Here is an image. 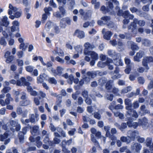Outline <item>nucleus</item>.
<instances>
[{
    "label": "nucleus",
    "mask_w": 153,
    "mask_h": 153,
    "mask_svg": "<svg viewBox=\"0 0 153 153\" xmlns=\"http://www.w3.org/2000/svg\"><path fill=\"white\" fill-rule=\"evenodd\" d=\"M137 24L140 26H143L145 24V22L143 20L138 21L137 19H134V22L131 23V25L129 26V30L132 27V31L134 34H136L137 30L136 29V24Z\"/></svg>",
    "instance_id": "1"
},
{
    "label": "nucleus",
    "mask_w": 153,
    "mask_h": 153,
    "mask_svg": "<svg viewBox=\"0 0 153 153\" xmlns=\"http://www.w3.org/2000/svg\"><path fill=\"white\" fill-rule=\"evenodd\" d=\"M9 125L6 126L7 129L10 128L13 131L15 130L16 131H18L20 130L21 127L20 125L18 122V121L12 120L9 123H7Z\"/></svg>",
    "instance_id": "2"
},
{
    "label": "nucleus",
    "mask_w": 153,
    "mask_h": 153,
    "mask_svg": "<svg viewBox=\"0 0 153 153\" xmlns=\"http://www.w3.org/2000/svg\"><path fill=\"white\" fill-rule=\"evenodd\" d=\"M126 108L128 110L126 116L129 119V120L131 119V117L135 119L138 117V116L136 111L133 109H130V107L129 106L126 107ZM132 119L134 120V118H133Z\"/></svg>",
    "instance_id": "3"
},
{
    "label": "nucleus",
    "mask_w": 153,
    "mask_h": 153,
    "mask_svg": "<svg viewBox=\"0 0 153 153\" xmlns=\"http://www.w3.org/2000/svg\"><path fill=\"white\" fill-rule=\"evenodd\" d=\"M153 61V58L152 57L146 56L144 57L142 61V65L146 67V72H147V71L149 69V67L147 65V63L149 62H152Z\"/></svg>",
    "instance_id": "4"
},
{
    "label": "nucleus",
    "mask_w": 153,
    "mask_h": 153,
    "mask_svg": "<svg viewBox=\"0 0 153 153\" xmlns=\"http://www.w3.org/2000/svg\"><path fill=\"white\" fill-rule=\"evenodd\" d=\"M10 52L8 51H6L4 54V57L6 59L5 62L7 63H10L12 62L14 59V57L13 55H10Z\"/></svg>",
    "instance_id": "5"
},
{
    "label": "nucleus",
    "mask_w": 153,
    "mask_h": 153,
    "mask_svg": "<svg viewBox=\"0 0 153 153\" xmlns=\"http://www.w3.org/2000/svg\"><path fill=\"white\" fill-rule=\"evenodd\" d=\"M108 55L113 58L115 60L119 59L120 57V55L119 53H117L114 50H108Z\"/></svg>",
    "instance_id": "6"
},
{
    "label": "nucleus",
    "mask_w": 153,
    "mask_h": 153,
    "mask_svg": "<svg viewBox=\"0 0 153 153\" xmlns=\"http://www.w3.org/2000/svg\"><path fill=\"white\" fill-rule=\"evenodd\" d=\"M138 133L137 131H129L128 132V137L131 140H134V139L137 137Z\"/></svg>",
    "instance_id": "7"
},
{
    "label": "nucleus",
    "mask_w": 153,
    "mask_h": 153,
    "mask_svg": "<svg viewBox=\"0 0 153 153\" xmlns=\"http://www.w3.org/2000/svg\"><path fill=\"white\" fill-rule=\"evenodd\" d=\"M139 123L144 129L147 128L149 126L147 119L145 117L141 120H140L139 121Z\"/></svg>",
    "instance_id": "8"
},
{
    "label": "nucleus",
    "mask_w": 153,
    "mask_h": 153,
    "mask_svg": "<svg viewBox=\"0 0 153 153\" xmlns=\"http://www.w3.org/2000/svg\"><path fill=\"white\" fill-rule=\"evenodd\" d=\"M22 13V11L21 10L18 9L16 11L13 13L14 15H11L9 16L10 19H14L15 18H19Z\"/></svg>",
    "instance_id": "9"
},
{
    "label": "nucleus",
    "mask_w": 153,
    "mask_h": 153,
    "mask_svg": "<svg viewBox=\"0 0 153 153\" xmlns=\"http://www.w3.org/2000/svg\"><path fill=\"white\" fill-rule=\"evenodd\" d=\"M60 32L58 26L56 25H53V27L49 32L50 35L53 36L58 33Z\"/></svg>",
    "instance_id": "10"
},
{
    "label": "nucleus",
    "mask_w": 153,
    "mask_h": 153,
    "mask_svg": "<svg viewBox=\"0 0 153 153\" xmlns=\"http://www.w3.org/2000/svg\"><path fill=\"white\" fill-rule=\"evenodd\" d=\"M49 70L55 75H56L61 74L63 70V68L59 66L57 67L56 70L53 69L52 68H51L49 69Z\"/></svg>",
    "instance_id": "11"
},
{
    "label": "nucleus",
    "mask_w": 153,
    "mask_h": 153,
    "mask_svg": "<svg viewBox=\"0 0 153 153\" xmlns=\"http://www.w3.org/2000/svg\"><path fill=\"white\" fill-rule=\"evenodd\" d=\"M28 84V82L26 81L25 78L22 77L17 81L16 85L18 86H25Z\"/></svg>",
    "instance_id": "12"
},
{
    "label": "nucleus",
    "mask_w": 153,
    "mask_h": 153,
    "mask_svg": "<svg viewBox=\"0 0 153 153\" xmlns=\"http://www.w3.org/2000/svg\"><path fill=\"white\" fill-rule=\"evenodd\" d=\"M29 139L31 142H36L38 147H40L42 146V143L40 141V137H38L36 138H34L33 137L31 136L30 137Z\"/></svg>",
    "instance_id": "13"
},
{
    "label": "nucleus",
    "mask_w": 153,
    "mask_h": 153,
    "mask_svg": "<svg viewBox=\"0 0 153 153\" xmlns=\"http://www.w3.org/2000/svg\"><path fill=\"white\" fill-rule=\"evenodd\" d=\"M142 146L141 145L137 143L134 144L132 146V149L135 153H139Z\"/></svg>",
    "instance_id": "14"
},
{
    "label": "nucleus",
    "mask_w": 153,
    "mask_h": 153,
    "mask_svg": "<svg viewBox=\"0 0 153 153\" xmlns=\"http://www.w3.org/2000/svg\"><path fill=\"white\" fill-rule=\"evenodd\" d=\"M13 26L11 27V31L14 32L15 31L19 30V23L17 21H14L12 22Z\"/></svg>",
    "instance_id": "15"
},
{
    "label": "nucleus",
    "mask_w": 153,
    "mask_h": 153,
    "mask_svg": "<svg viewBox=\"0 0 153 153\" xmlns=\"http://www.w3.org/2000/svg\"><path fill=\"white\" fill-rule=\"evenodd\" d=\"M27 131V129L26 127H24L22 129V131L19 132V137L20 141L22 143L24 139V136L25 134Z\"/></svg>",
    "instance_id": "16"
},
{
    "label": "nucleus",
    "mask_w": 153,
    "mask_h": 153,
    "mask_svg": "<svg viewBox=\"0 0 153 153\" xmlns=\"http://www.w3.org/2000/svg\"><path fill=\"white\" fill-rule=\"evenodd\" d=\"M74 35L80 39H82L85 36L84 32L79 30H77L75 31Z\"/></svg>",
    "instance_id": "17"
},
{
    "label": "nucleus",
    "mask_w": 153,
    "mask_h": 153,
    "mask_svg": "<svg viewBox=\"0 0 153 153\" xmlns=\"http://www.w3.org/2000/svg\"><path fill=\"white\" fill-rule=\"evenodd\" d=\"M79 12L81 15H82L83 18L85 19H88V18L90 17L91 14V10H88L84 14V12L82 10L80 9L79 10Z\"/></svg>",
    "instance_id": "18"
},
{
    "label": "nucleus",
    "mask_w": 153,
    "mask_h": 153,
    "mask_svg": "<svg viewBox=\"0 0 153 153\" xmlns=\"http://www.w3.org/2000/svg\"><path fill=\"white\" fill-rule=\"evenodd\" d=\"M144 53L141 51H140L139 52L136 53V56L134 57V61L137 62H140V59L142 57Z\"/></svg>",
    "instance_id": "19"
},
{
    "label": "nucleus",
    "mask_w": 153,
    "mask_h": 153,
    "mask_svg": "<svg viewBox=\"0 0 153 153\" xmlns=\"http://www.w3.org/2000/svg\"><path fill=\"white\" fill-rule=\"evenodd\" d=\"M105 31V29H103L102 31V33L104 34V38L107 40H110L112 34L110 31H108L104 33Z\"/></svg>",
    "instance_id": "20"
},
{
    "label": "nucleus",
    "mask_w": 153,
    "mask_h": 153,
    "mask_svg": "<svg viewBox=\"0 0 153 153\" xmlns=\"http://www.w3.org/2000/svg\"><path fill=\"white\" fill-rule=\"evenodd\" d=\"M127 45L128 46H131V48L132 50H138L139 49V47L135 43L131 41H128L127 42Z\"/></svg>",
    "instance_id": "21"
},
{
    "label": "nucleus",
    "mask_w": 153,
    "mask_h": 153,
    "mask_svg": "<svg viewBox=\"0 0 153 153\" xmlns=\"http://www.w3.org/2000/svg\"><path fill=\"white\" fill-rule=\"evenodd\" d=\"M8 18L6 16H3L0 22L1 25L3 26H7L9 24V22L7 21Z\"/></svg>",
    "instance_id": "22"
},
{
    "label": "nucleus",
    "mask_w": 153,
    "mask_h": 153,
    "mask_svg": "<svg viewBox=\"0 0 153 153\" xmlns=\"http://www.w3.org/2000/svg\"><path fill=\"white\" fill-rule=\"evenodd\" d=\"M9 9L8 13L9 15H11L16 11L18 8L15 7L13 6L11 4H10L9 6Z\"/></svg>",
    "instance_id": "23"
},
{
    "label": "nucleus",
    "mask_w": 153,
    "mask_h": 153,
    "mask_svg": "<svg viewBox=\"0 0 153 153\" xmlns=\"http://www.w3.org/2000/svg\"><path fill=\"white\" fill-rule=\"evenodd\" d=\"M114 63L113 60L111 59H108L106 61V65L108 66L109 70H112L114 68L113 65L112 64Z\"/></svg>",
    "instance_id": "24"
},
{
    "label": "nucleus",
    "mask_w": 153,
    "mask_h": 153,
    "mask_svg": "<svg viewBox=\"0 0 153 153\" xmlns=\"http://www.w3.org/2000/svg\"><path fill=\"white\" fill-rule=\"evenodd\" d=\"M54 25L50 21H48L45 25V29L46 31L49 32L53 27V25Z\"/></svg>",
    "instance_id": "25"
},
{
    "label": "nucleus",
    "mask_w": 153,
    "mask_h": 153,
    "mask_svg": "<svg viewBox=\"0 0 153 153\" xmlns=\"http://www.w3.org/2000/svg\"><path fill=\"white\" fill-rule=\"evenodd\" d=\"M89 55L90 56L91 59L95 60H97L99 58L98 54L93 51H89Z\"/></svg>",
    "instance_id": "26"
},
{
    "label": "nucleus",
    "mask_w": 153,
    "mask_h": 153,
    "mask_svg": "<svg viewBox=\"0 0 153 153\" xmlns=\"http://www.w3.org/2000/svg\"><path fill=\"white\" fill-rule=\"evenodd\" d=\"M119 70L117 68H116L114 73L112 75V78L113 79L120 78L121 75L118 74Z\"/></svg>",
    "instance_id": "27"
},
{
    "label": "nucleus",
    "mask_w": 153,
    "mask_h": 153,
    "mask_svg": "<svg viewBox=\"0 0 153 153\" xmlns=\"http://www.w3.org/2000/svg\"><path fill=\"white\" fill-rule=\"evenodd\" d=\"M123 16L125 18H129L130 19H132L134 17L133 15L130 14L128 11H124L123 13Z\"/></svg>",
    "instance_id": "28"
},
{
    "label": "nucleus",
    "mask_w": 153,
    "mask_h": 153,
    "mask_svg": "<svg viewBox=\"0 0 153 153\" xmlns=\"http://www.w3.org/2000/svg\"><path fill=\"white\" fill-rule=\"evenodd\" d=\"M38 59H39L42 64L43 66H45V63L44 62L43 58L41 56H33V60L34 61H36Z\"/></svg>",
    "instance_id": "29"
},
{
    "label": "nucleus",
    "mask_w": 153,
    "mask_h": 153,
    "mask_svg": "<svg viewBox=\"0 0 153 153\" xmlns=\"http://www.w3.org/2000/svg\"><path fill=\"white\" fill-rule=\"evenodd\" d=\"M53 53H57L60 56H63L64 54L63 51L60 48H57L56 49L53 51Z\"/></svg>",
    "instance_id": "30"
},
{
    "label": "nucleus",
    "mask_w": 153,
    "mask_h": 153,
    "mask_svg": "<svg viewBox=\"0 0 153 153\" xmlns=\"http://www.w3.org/2000/svg\"><path fill=\"white\" fill-rule=\"evenodd\" d=\"M91 131L92 134H95L96 137L98 138L100 137L101 135V133L100 132L97 131V130L94 128H92L91 129Z\"/></svg>",
    "instance_id": "31"
},
{
    "label": "nucleus",
    "mask_w": 153,
    "mask_h": 153,
    "mask_svg": "<svg viewBox=\"0 0 153 153\" xmlns=\"http://www.w3.org/2000/svg\"><path fill=\"white\" fill-rule=\"evenodd\" d=\"M112 81H109L106 83L105 88L108 92H111L113 88L112 85L110 84L111 82H112Z\"/></svg>",
    "instance_id": "32"
},
{
    "label": "nucleus",
    "mask_w": 153,
    "mask_h": 153,
    "mask_svg": "<svg viewBox=\"0 0 153 153\" xmlns=\"http://www.w3.org/2000/svg\"><path fill=\"white\" fill-rule=\"evenodd\" d=\"M128 33H129L126 34V38L128 39H130L131 37L132 34H134L132 31V27L131 28L130 30H129V27H128Z\"/></svg>",
    "instance_id": "33"
},
{
    "label": "nucleus",
    "mask_w": 153,
    "mask_h": 153,
    "mask_svg": "<svg viewBox=\"0 0 153 153\" xmlns=\"http://www.w3.org/2000/svg\"><path fill=\"white\" fill-rule=\"evenodd\" d=\"M120 57L119 58L117 59V60H114V64L116 66H122L123 64L122 62L121 59H120Z\"/></svg>",
    "instance_id": "34"
},
{
    "label": "nucleus",
    "mask_w": 153,
    "mask_h": 153,
    "mask_svg": "<svg viewBox=\"0 0 153 153\" xmlns=\"http://www.w3.org/2000/svg\"><path fill=\"white\" fill-rule=\"evenodd\" d=\"M28 44L27 43H22L20 44L19 46V48L22 50L23 51H25L26 50Z\"/></svg>",
    "instance_id": "35"
},
{
    "label": "nucleus",
    "mask_w": 153,
    "mask_h": 153,
    "mask_svg": "<svg viewBox=\"0 0 153 153\" xmlns=\"http://www.w3.org/2000/svg\"><path fill=\"white\" fill-rule=\"evenodd\" d=\"M74 48L78 53H82L83 50V47L82 45H78L74 47Z\"/></svg>",
    "instance_id": "36"
},
{
    "label": "nucleus",
    "mask_w": 153,
    "mask_h": 153,
    "mask_svg": "<svg viewBox=\"0 0 153 153\" xmlns=\"http://www.w3.org/2000/svg\"><path fill=\"white\" fill-rule=\"evenodd\" d=\"M84 46L85 48L89 49H93L95 48V46L94 45L91 44L88 42L85 43Z\"/></svg>",
    "instance_id": "37"
},
{
    "label": "nucleus",
    "mask_w": 153,
    "mask_h": 153,
    "mask_svg": "<svg viewBox=\"0 0 153 153\" xmlns=\"http://www.w3.org/2000/svg\"><path fill=\"white\" fill-rule=\"evenodd\" d=\"M65 141H62V151L65 153H70V151L66 148L65 147Z\"/></svg>",
    "instance_id": "38"
},
{
    "label": "nucleus",
    "mask_w": 153,
    "mask_h": 153,
    "mask_svg": "<svg viewBox=\"0 0 153 153\" xmlns=\"http://www.w3.org/2000/svg\"><path fill=\"white\" fill-rule=\"evenodd\" d=\"M127 125L129 127H133L134 128H136L138 126L137 123L130 121L127 122Z\"/></svg>",
    "instance_id": "39"
},
{
    "label": "nucleus",
    "mask_w": 153,
    "mask_h": 153,
    "mask_svg": "<svg viewBox=\"0 0 153 153\" xmlns=\"http://www.w3.org/2000/svg\"><path fill=\"white\" fill-rule=\"evenodd\" d=\"M30 103V101L28 100H22L20 102V105L21 106H25L28 105Z\"/></svg>",
    "instance_id": "40"
},
{
    "label": "nucleus",
    "mask_w": 153,
    "mask_h": 153,
    "mask_svg": "<svg viewBox=\"0 0 153 153\" xmlns=\"http://www.w3.org/2000/svg\"><path fill=\"white\" fill-rule=\"evenodd\" d=\"M104 130L106 132L105 135L107 137H109L110 136L111 134L109 132L110 127L109 126H105L104 127Z\"/></svg>",
    "instance_id": "41"
},
{
    "label": "nucleus",
    "mask_w": 153,
    "mask_h": 153,
    "mask_svg": "<svg viewBox=\"0 0 153 153\" xmlns=\"http://www.w3.org/2000/svg\"><path fill=\"white\" fill-rule=\"evenodd\" d=\"M142 42L143 45L146 46H149L151 44L150 42L147 39H143L142 41Z\"/></svg>",
    "instance_id": "42"
},
{
    "label": "nucleus",
    "mask_w": 153,
    "mask_h": 153,
    "mask_svg": "<svg viewBox=\"0 0 153 153\" xmlns=\"http://www.w3.org/2000/svg\"><path fill=\"white\" fill-rule=\"evenodd\" d=\"M106 65V62H103L102 61H99L97 64L98 67L100 68H104Z\"/></svg>",
    "instance_id": "43"
},
{
    "label": "nucleus",
    "mask_w": 153,
    "mask_h": 153,
    "mask_svg": "<svg viewBox=\"0 0 153 153\" xmlns=\"http://www.w3.org/2000/svg\"><path fill=\"white\" fill-rule=\"evenodd\" d=\"M132 88L131 86H128L122 89L121 91V93L122 94L126 93L130 91Z\"/></svg>",
    "instance_id": "44"
},
{
    "label": "nucleus",
    "mask_w": 153,
    "mask_h": 153,
    "mask_svg": "<svg viewBox=\"0 0 153 153\" xmlns=\"http://www.w3.org/2000/svg\"><path fill=\"white\" fill-rule=\"evenodd\" d=\"M120 140L123 142H126L127 143H129L131 141V140L129 139V138H127L124 136L120 138Z\"/></svg>",
    "instance_id": "45"
},
{
    "label": "nucleus",
    "mask_w": 153,
    "mask_h": 153,
    "mask_svg": "<svg viewBox=\"0 0 153 153\" xmlns=\"http://www.w3.org/2000/svg\"><path fill=\"white\" fill-rule=\"evenodd\" d=\"M140 109L143 114L147 113L149 112V110L146 109V106L144 105H141L140 108Z\"/></svg>",
    "instance_id": "46"
},
{
    "label": "nucleus",
    "mask_w": 153,
    "mask_h": 153,
    "mask_svg": "<svg viewBox=\"0 0 153 153\" xmlns=\"http://www.w3.org/2000/svg\"><path fill=\"white\" fill-rule=\"evenodd\" d=\"M34 67L33 66L29 65L25 67L26 70L27 72L31 73L32 72L33 70Z\"/></svg>",
    "instance_id": "47"
},
{
    "label": "nucleus",
    "mask_w": 153,
    "mask_h": 153,
    "mask_svg": "<svg viewBox=\"0 0 153 153\" xmlns=\"http://www.w3.org/2000/svg\"><path fill=\"white\" fill-rule=\"evenodd\" d=\"M8 137L7 133H5L3 135H0V140L2 141H4Z\"/></svg>",
    "instance_id": "48"
},
{
    "label": "nucleus",
    "mask_w": 153,
    "mask_h": 153,
    "mask_svg": "<svg viewBox=\"0 0 153 153\" xmlns=\"http://www.w3.org/2000/svg\"><path fill=\"white\" fill-rule=\"evenodd\" d=\"M8 125H9V124L8 123H7L6 125L4 124L3 121H2V122H0V132L1 131V126H2V128L4 130H7V129L8 128H7L6 126Z\"/></svg>",
    "instance_id": "49"
},
{
    "label": "nucleus",
    "mask_w": 153,
    "mask_h": 153,
    "mask_svg": "<svg viewBox=\"0 0 153 153\" xmlns=\"http://www.w3.org/2000/svg\"><path fill=\"white\" fill-rule=\"evenodd\" d=\"M39 128V127L37 126H35L33 127L32 131H31L32 135H34L37 132Z\"/></svg>",
    "instance_id": "50"
},
{
    "label": "nucleus",
    "mask_w": 153,
    "mask_h": 153,
    "mask_svg": "<svg viewBox=\"0 0 153 153\" xmlns=\"http://www.w3.org/2000/svg\"><path fill=\"white\" fill-rule=\"evenodd\" d=\"M14 94L16 97L15 101L16 102H18L19 101V98H18V96L20 94V93L19 91H15L13 90Z\"/></svg>",
    "instance_id": "51"
},
{
    "label": "nucleus",
    "mask_w": 153,
    "mask_h": 153,
    "mask_svg": "<svg viewBox=\"0 0 153 153\" xmlns=\"http://www.w3.org/2000/svg\"><path fill=\"white\" fill-rule=\"evenodd\" d=\"M101 19L103 20L105 24H107L110 20V18L108 16L102 17Z\"/></svg>",
    "instance_id": "52"
},
{
    "label": "nucleus",
    "mask_w": 153,
    "mask_h": 153,
    "mask_svg": "<svg viewBox=\"0 0 153 153\" xmlns=\"http://www.w3.org/2000/svg\"><path fill=\"white\" fill-rule=\"evenodd\" d=\"M39 95L40 96L39 98H46V95L45 93L42 91H39Z\"/></svg>",
    "instance_id": "53"
},
{
    "label": "nucleus",
    "mask_w": 153,
    "mask_h": 153,
    "mask_svg": "<svg viewBox=\"0 0 153 153\" xmlns=\"http://www.w3.org/2000/svg\"><path fill=\"white\" fill-rule=\"evenodd\" d=\"M107 80L105 78H102L99 80V85H102L105 82H106Z\"/></svg>",
    "instance_id": "54"
},
{
    "label": "nucleus",
    "mask_w": 153,
    "mask_h": 153,
    "mask_svg": "<svg viewBox=\"0 0 153 153\" xmlns=\"http://www.w3.org/2000/svg\"><path fill=\"white\" fill-rule=\"evenodd\" d=\"M119 91L118 88L115 87H113L111 92L117 96H120V94L119 93Z\"/></svg>",
    "instance_id": "55"
},
{
    "label": "nucleus",
    "mask_w": 153,
    "mask_h": 153,
    "mask_svg": "<svg viewBox=\"0 0 153 153\" xmlns=\"http://www.w3.org/2000/svg\"><path fill=\"white\" fill-rule=\"evenodd\" d=\"M24 51H19L17 52L16 55L19 58H22L24 55Z\"/></svg>",
    "instance_id": "56"
},
{
    "label": "nucleus",
    "mask_w": 153,
    "mask_h": 153,
    "mask_svg": "<svg viewBox=\"0 0 153 153\" xmlns=\"http://www.w3.org/2000/svg\"><path fill=\"white\" fill-rule=\"evenodd\" d=\"M95 93V95L97 97H102V96L99 93L97 92H93L92 93H91L90 94V96L92 97V98L93 99H94V96L93 95V94Z\"/></svg>",
    "instance_id": "57"
},
{
    "label": "nucleus",
    "mask_w": 153,
    "mask_h": 153,
    "mask_svg": "<svg viewBox=\"0 0 153 153\" xmlns=\"http://www.w3.org/2000/svg\"><path fill=\"white\" fill-rule=\"evenodd\" d=\"M49 139L48 138V135L46 136L44 139V142L45 143H48V144L49 145V146H51L52 145V144L51 143V142H50L49 141Z\"/></svg>",
    "instance_id": "58"
},
{
    "label": "nucleus",
    "mask_w": 153,
    "mask_h": 153,
    "mask_svg": "<svg viewBox=\"0 0 153 153\" xmlns=\"http://www.w3.org/2000/svg\"><path fill=\"white\" fill-rule=\"evenodd\" d=\"M0 43L1 45H3V46L5 47L7 43L6 41H5L4 38L3 37H2L0 40Z\"/></svg>",
    "instance_id": "59"
},
{
    "label": "nucleus",
    "mask_w": 153,
    "mask_h": 153,
    "mask_svg": "<svg viewBox=\"0 0 153 153\" xmlns=\"http://www.w3.org/2000/svg\"><path fill=\"white\" fill-rule=\"evenodd\" d=\"M35 116L33 114H31L30 116V122L31 123H33L36 122V120L35 119Z\"/></svg>",
    "instance_id": "60"
},
{
    "label": "nucleus",
    "mask_w": 153,
    "mask_h": 153,
    "mask_svg": "<svg viewBox=\"0 0 153 153\" xmlns=\"http://www.w3.org/2000/svg\"><path fill=\"white\" fill-rule=\"evenodd\" d=\"M116 104V102L113 101L110 104L109 107V108L111 110H112L114 109H115V105Z\"/></svg>",
    "instance_id": "61"
},
{
    "label": "nucleus",
    "mask_w": 153,
    "mask_h": 153,
    "mask_svg": "<svg viewBox=\"0 0 153 153\" xmlns=\"http://www.w3.org/2000/svg\"><path fill=\"white\" fill-rule=\"evenodd\" d=\"M117 44L118 48L120 49H121V51L124 50V45L122 42L120 41H119L118 42Z\"/></svg>",
    "instance_id": "62"
},
{
    "label": "nucleus",
    "mask_w": 153,
    "mask_h": 153,
    "mask_svg": "<svg viewBox=\"0 0 153 153\" xmlns=\"http://www.w3.org/2000/svg\"><path fill=\"white\" fill-rule=\"evenodd\" d=\"M106 99L110 101H112L113 99V95L112 94H107L105 96Z\"/></svg>",
    "instance_id": "63"
},
{
    "label": "nucleus",
    "mask_w": 153,
    "mask_h": 153,
    "mask_svg": "<svg viewBox=\"0 0 153 153\" xmlns=\"http://www.w3.org/2000/svg\"><path fill=\"white\" fill-rule=\"evenodd\" d=\"M127 127V125L126 123H122L120 126H119V128L121 131H123V130Z\"/></svg>",
    "instance_id": "64"
}]
</instances>
